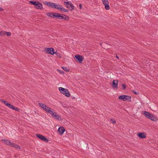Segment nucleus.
<instances>
[{
	"label": "nucleus",
	"mask_w": 158,
	"mask_h": 158,
	"mask_svg": "<svg viewBox=\"0 0 158 158\" xmlns=\"http://www.w3.org/2000/svg\"><path fill=\"white\" fill-rule=\"evenodd\" d=\"M55 54L57 56H59L60 58L61 57L60 56V53L56 52Z\"/></svg>",
	"instance_id": "obj_30"
},
{
	"label": "nucleus",
	"mask_w": 158,
	"mask_h": 158,
	"mask_svg": "<svg viewBox=\"0 0 158 158\" xmlns=\"http://www.w3.org/2000/svg\"><path fill=\"white\" fill-rule=\"evenodd\" d=\"M57 15L56 19H63V17L62 16L63 15V14H59V13H57V14H56Z\"/></svg>",
	"instance_id": "obj_16"
},
{
	"label": "nucleus",
	"mask_w": 158,
	"mask_h": 158,
	"mask_svg": "<svg viewBox=\"0 0 158 158\" xmlns=\"http://www.w3.org/2000/svg\"><path fill=\"white\" fill-rule=\"evenodd\" d=\"M51 48H45L44 50V52L50 54H52L51 53Z\"/></svg>",
	"instance_id": "obj_15"
},
{
	"label": "nucleus",
	"mask_w": 158,
	"mask_h": 158,
	"mask_svg": "<svg viewBox=\"0 0 158 158\" xmlns=\"http://www.w3.org/2000/svg\"><path fill=\"white\" fill-rule=\"evenodd\" d=\"M65 131V129L64 127H60L58 130V131L60 135H62Z\"/></svg>",
	"instance_id": "obj_12"
},
{
	"label": "nucleus",
	"mask_w": 158,
	"mask_h": 158,
	"mask_svg": "<svg viewBox=\"0 0 158 158\" xmlns=\"http://www.w3.org/2000/svg\"><path fill=\"white\" fill-rule=\"evenodd\" d=\"M73 99H75V97H73Z\"/></svg>",
	"instance_id": "obj_40"
},
{
	"label": "nucleus",
	"mask_w": 158,
	"mask_h": 158,
	"mask_svg": "<svg viewBox=\"0 0 158 158\" xmlns=\"http://www.w3.org/2000/svg\"><path fill=\"white\" fill-rule=\"evenodd\" d=\"M75 58L80 63L82 62L84 59L82 56L79 55H76L75 56Z\"/></svg>",
	"instance_id": "obj_8"
},
{
	"label": "nucleus",
	"mask_w": 158,
	"mask_h": 158,
	"mask_svg": "<svg viewBox=\"0 0 158 158\" xmlns=\"http://www.w3.org/2000/svg\"><path fill=\"white\" fill-rule=\"evenodd\" d=\"M52 13H47L46 14V15L49 17H52Z\"/></svg>",
	"instance_id": "obj_26"
},
{
	"label": "nucleus",
	"mask_w": 158,
	"mask_h": 158,
	"mask_svg": "<svg viewBox=\"0 0 158 158\" xmlns=\"http://www.w3.org/2000/svg\"><path fill=\"white\" fill-rule=\"evenodd\" d=\"M70 2H64V4L67 7L69 8V9H70V8L69 5L70 4Z\"/></svg>",
	"instance_id": "obj_18"
},
{
	"label": "nucleus",
	"mask_w": 158,
	"mask_h": 158,
	"mask_svg": "<svg viewBox=\"0 0 158 158\" xmlns=\"http://www.w3.org/2000/svg\"><path fill=\"white\" fill-rule=\"evenodd\" d=\"M6 35V31H1L0 33V35L1 36L4 35Z\"/></svg>",
	"instance_id": "obj_25"
},
{
	"label": "nucleus",
	"mask_w": 158,
	"mask_h": 158,
	"mask_svg": "<svg viewBox=\"0 0 158 158\" xmlns=\"http://www.w3.org/2000/svg\"><path fill=\"white\" fill-rule=\"evenodd\" d=\"M62 68L66 72H68L69 71V69H67V67H62Z\"/></svg>",
	"instance_id": "obj_24"
},
{
	"label": "nucleus",
	"mask_w": 158,
	"mask_h": 158,
	"mask_svg": "<svg viewBox=\"0 0 158 158\" xmlns=\"http://www.w3.org/2000/svg\"><path fill=\"white\" fill-rule=\"evenodd\" d=\"M118 80H114L112 82V86L113 89L117 88L118 87Z\"/></svg>",
	"instance_id": "obj_11"
},
{
	"label": "nucleus",
	"mask_w": 158,
	"mask_h": 158,
	"mask_svg": "<svg viewBox=\"0 0 158 158\" xmlns=\"http://www.w3.org/2000/svg\"><path fill=\"white\" fill-rule=\"evenodd\" d=\"M131 98L130 96L123 95L119 96L118 99H131Z\"/></svg>",
	"instance_id": "obj_13"
},
{
	"label": "nucleus",
	"mask_w": 158,
	"mask_h": 158,
	"mask_svg": "<svg viewBox=\"0 0 158 158\" xmlns=\"http://www.w3.org/2000/svg\"><path fill=\"white\" fill-rule=\"evenodd\" d=\"M29 3L34 5L35 7L37 9L42 10L43 8L42 4L38 1H31L29 2Z\"/></svg>",
	"instance_id": "obj_2"
},
{
	"label": "nucleus",
	"mask_w": 158,
	"mask_h": 158,
	"mask_svg": "<svg viewBox=\"0 0 158 158\" xmlns=\"http://www.w3.org/2000/svg\"><path fill=\"white\" fill-rule=\"evenodd\" d=\"M43 3L45 5L47 6L52 8H55L57 9H59L58 8V4H56L55 3L45 1L43 2Z\"/></svg>",
	"instance_id": "obj_4"
},
{
	"label": "nucleus",
	"mask_w": 158,
	"mask_h": 158,
	"mask_svg": "<svg viewBox=\"0 0 158 158\" xmlns=\"http://www.w3.org/2000/svg\"><path fill=\"white\" fill-rule=\"evenodd\" d=\"M116 57L118 59L119 58V57L117 55L116 56Z\"/></svg>",
	"instance_id": "obj_39"
},
{
	"label": "nucleus",
	"mask_w": 158,
	"mask_h": 158,
	"mask_svg": "<svg viewBox=\"0 0 158 158\" xmlns=\"http://www.w3.org/2000/svg\"><path fill=\"white\" fill-rule=\"evenodd\" d=\"M38 104L41 108H43L47 113H48L49 111L50 110V108L43 103H39Z\"/></svg>",
	"instance_id": "obj_6"
},
{
	"label": "nucleus",
	"mask_w": 158,
	"mask_h": 158,
	"mask_svg": "<svg viewBox=\"0 0 158 158\" xmlns=\"http://www.w3.org/2000/svg\"><path fill=\"white\" fill-rule=\"evenodd\" d=\"M52 48L51 49V53L52 54H51L53 55V54H54L55 53V50H54V48Z\"/></svg>",
	"instance_id": "obj_27"
},
{
	"label": "nucleus",
	"mask_w": 158,
	"mask_h": 158,
	"mask_svg": "<svg viewBox=\"0 0 158 158\" xmlns=\"http://www.w3.org/2000/svg\"><path fill=\"white\" fill-rule=\"evenodd\" d=\"M137 135L141 139L145 138L146 137V134L144 132L138 133Z\"/></svg>",
	"instance_id": "obj_10"
},
{
	"label": "nucleus",
	"mask_w": 158,
	"mask_h": 158,
	"mask_svg": "<svg viewBox=\"0 0 158 158\" xmlns=\"http://www.w3.org/2000/svg\"><path fill=\"white\" fill-rule=\"evenodd\" d=\"M3 141H4V143L5 144L11 146L12 143L10 141L8 140H5L4 139L3 140Z\"/></svg>",
	"instance_id": "obj_17"
},
{
	"label": "nucleus",
	"mask_w": 158,
	"mask_h": 158,
	"mask_svg": "<svg viewBox=\"0 0 158 158\" xmlns=\"http://www.w3.org/2000/svg\"><path fill=\"white\" fill-rule=\"evenodd\" d=\"M124 101H126V100H127L128 102H131V99H122Z\"/></svg>",
	"instance_id": "obj_36"
},
{
	"label": "nucleus",
	"mask_w": 158,
	"mask_h": 158,
	"mask_svg": "<svg viewBox=\"0 0 158 158\" xmlns=\"http://www.w3.org/2000/svg\"><path fill=\"white\" fill-rule=\"evenodd\" d=\"M11 146V147L15 148H19V149L20 148L19 147V146L17 145L16 144H14V143H12Z\"/></svg>",
	"instance_id": "obj_21"
},
{
	"label": "nucleus",
	"mask_w": 158,
	"mask_h": 158,
	"mask_svg": "<svg viewBox=\"0 0 158 158\" xmlns=\"http://www.w3.org/2000/svg\"><path fill=\"white\" fill-rule=\"evenodd\" d=\"M132 91L133 92V93L134 94H139V93H136V91L135 90H132Z\"/></svg>",
	"instance_id": "obj_35"
},
{
	"label": "nucleus",
	"mask_w": 158,
	"mask_h": 158,
	"mask_svg": "<svg viewBox=\"0 0 158 158\" xmlns=\"http://www.w3.org/2000/svg\"><path fill=\"white\" fill-rule=\"evenodd\" d=\"M122 88L123 89H125L126 88V86L124 84H123L122 85Z\"/></svg>",
	"instance_id": "obj_33"
},
{
	"label": "nucleus",
	"mask_w": 158,
	"mask_h": 158,
	"mask_svg": "<svg viewBox=\"0 0 158 158\" xmlns=\"http://www.w3.org/2000/svg\"><path fill=\"white\" fill-rule=\"evenodd\" d=\"M48 114L51 115L52 118L57 120L62 121V120L59 115H58L56 112H53L51 110L49 111Z\"/></svg>",
	"instance_id": "obj_3"
},
{
	"label": "nucleus",
	"mask_w": 158,
	"mask_h": 158,
	"mask_svg": "<svg viewBox=\"0 0 158 158\" xmlns=\"http://www.w3.org/2000/svg\"><path fill=\"white\" fill-rule=\"evenodd\" d=\"M36 136L39 139L46 142H48L49 140L44 136L40 134H36Z\"/></svg>",
	"instance_id": "obj_7"
},
{
	"label": "nucleus",
	"mask_w": 158,
	"mask_h": 158,
	"mask_svg": "<svg viewBox=\"0 0 158 158\" xmlns=\"http://www.w3.org/2000/svg\"><path fill=\"white\" fill-rule=\"evenodd\" d=\"M148 118L151 119L152 121H156L157 120V118L152 114H150L148 117Z\"/></svg>",
	"instance_id": "obj_14"
},
{
	"label": "nucleus",
	"mask_w": 158,
	"mask_h": 158,
	"mask_svg": "<svg viewBox=\"0 0 158 158\" xmlns=\"http://www.w3.org/2000/svg\"><path fill=\"white\" fill-rule=\"evenodd\" d=\"M70 4L69 5V7L70 8V10H72L73 9H74V6L71 2H70Z\"/></svg>",
	"instance_id": "obj_22"
},
{
	"label": "nucleus",
	"mask_w": 158,
	"mask_h": 158,
	"mask_svg": "<svg viewBox=\"0 0 158 158\" xmlns=\"http://www.w3.org/2000/svg\"><path fill=\"white\" fill-rule=\"evenodd\" d=\"M103 4L105 6V9L106 10H109L110 6L109 5V2L107 0H102Z\"/></svg>",
	"instance_id": "obj_9"
},
{
	"label": "nucleus",
	"mask_w": 158,
	"mask_h": 158,
	"mask_svg": "<svg viewBox=\"0 0 158 158\" xmlns=\"http://www.w3.org/2000/svg\"><path fill=\"white\" fill-rule=\"evenodd\" d=\"M1 102L4 103L7 106L15 111L18 112L20 111V109L17 107H15L13 105H11L10 103H9L8 102L5 101L3 99H1Z\"/></svg>",
	"instance_id": "obj_1"
},
{
	"label": "nucleus",
	"mask_w": 158,
	"mask_h": 158,
	"mask_svg": "<svg viewBox=\"0 0 158 158\" xmlns=\"http://www.w3.org/2000/svg\"><path fill=\"white\" fill-rule=\"evenodd\" d=\"M60 9H61V11H64L65 12H68V10L67 9H65L64 8H60Z\"/></svg>",
	"instance_id": "obj_28"
},
{
	"label": "nucleus",
	"mask_w": 158,
	"mask_h": 158,
	"mask_svg": "<svg viewBox=\"0 0 158 158\" xmlns=\"http://www.w3.org/2000/svg\"><path fill=\"white\" fill-rule=\"evenodd\" d=\"M62 16L63 17V19H64L65 20L68 21L69 19V17L68 16H67L66 15L63 14Z\"/></svg>",
	"instance_id": "obj_19"
},
{
	"label": "nucleus",
	"mask_w": 158,
	"mask_h": 158,
	"mask_svg": "<svg viewBox=\"0 0 158 158\" xmlns=\"http://www.w3.org/2000/svg\"><path fill=\"white\" fill-rule=\"evenodd\" d=\"M111 121L112 123L113 124L116 123V121L115 120H113L112 119H111Z\"/></svg>",
	"instance_id": "obj_34"
},
{
	"label": "nucleus",
	"mask_w": 158,
	"mask_h": 158,
	"mask_svg": "<svg viewBox=\"0 0 158 158\" xmlns=\"http://www.w3.org/2000/svg\"><path fill=\"white\" fill-rule=\"evenodd\" d=\"M3 10V9L1 7H0V11H2Z\"/></svg>",
	"instance_id": "obj_38"
},
{
	"label": "nucleus",
	"mask_w": 158,
	"mask_h": 158,
	"mask_svg": "<svg viewBox=\"0 0 158 158\" xmlns=\"http://www.w3.org/2000/svg\"><path fill=\"white\" fill-rule=\"evenodd\" d=\"M6 34L7 35V36H10L11 35V33L9 32H6Z\"/></svg>",
	"instance_id": "obj_32"
},
{
	"label": "nucleus",
	"mask_w": 158,
	"mask_h": 158,
	"mask_svg": "<svg viewBox=\"0 0 158 158\" xmlns=\"http://www.w3.org/2000/svg\"><path fill=\"white\" fill-rule=\"evenodd\" d=\"M58 8L59 9H57V10L61 11V9H60V8H63L64 7H62V5H60L59 4H58Z\"/></svg>",
	"instance_id": "obj_29"
},
{
	"label": "nucleus",
	"mask_w": 158,
	"mask_h": 158,
	"mask_svg": "<svg viewBox=\"0 0 158 158\" xmlns=\"http://www.w3.org/2000/svg\"><path fill=\"white\" fill-rule=\"evenodd\" d=\"M150 113H149L148 112H147V111H144V114L145 115V116L147 118H148V117H149V116L150 115Z\"/></svg>",
	"instance_id": "obj_20"
},
{
	"label": "nucleus",
	"mask_w": 158,
	"mask_h": 158,
	"mask_svg": "<svg viewBox=\"0 0 158 158\" xmlns=\"http://www.w3.org/2000/svg\"><path fill=\"white\" fill-rule=\"evenodd\" d=\"M59 89L61 94H64L65 96L67 97H69L70 96V93L67 89L60 87L59 88Z\"/></svg>",
	"instance_id": "obj_5"
},
{
	"label": "nucleus",
	"mask_w": 158,
	"mask_h": 158,
	"mask_svg": "<svg viewBox=\"0 0 158 158\" xmlns=\"http://www.w3.org/2000/svg\"><path fill=\"white\" fill-rule=\"evenodd\" d=\"M57 70L59 71V73L61 74H64V72L63 70H60L59 69H57Z\"/></svg>",
	"instance_id": "obj_31"
},
{
	"label": "nucleus",
	"mask_w": 158,
	"mask_h": 158,
	"mask_svg": "<svg viewBox=\"0 0 158 158\" xmlns=\"http://www.w3.org/2000/svg\"><path fill=\"white\" fill-rule=\"evenodd\" d=\"M79 7H80V8L81 9V7H82V4H79Z\"/></svg>",
	"instance_id": "obj_37"
},
{
	"label": "nucleus",
	"mask_w": 158,
	"mask_h": 158,
	"mask_svg": "<svg viewBox=\"0 0 158 158\" xmlns=\"http://www.w3.org/2000/svg\"><path fill=\"white\" fill-rule=\"evenodd\" d=\"M52 13V17L53 18H56L57 15L55 14H57V13Z\"/></svg>",
	"instance_id": "obj_23"
}]
</instances>
